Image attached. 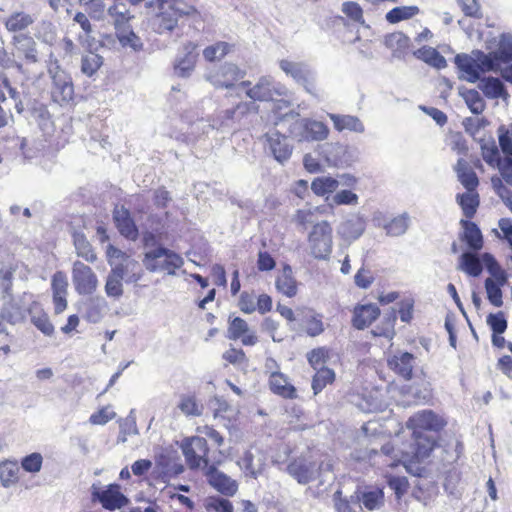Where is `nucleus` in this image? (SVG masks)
Instances as JSON below:
<instances>
[{"instance_id":"1","label":"nucleus","mask_w":512,"mask_h":512,"mask_svg":"<svg viewBox=\"0 0 512 512\" xmlns=\"http://www.w3.org/2000/svg\"><path fill=\"white\" fill-rule=\"evenodd\" d=\"M446 425L445 418L431 409L411 415L406 421L409 441L400 444L388 442L381 446V453L391 460L387 465L396 467L402 464L408 472H413L414 466L429 459L439 447V434Z\"/></svg>"},{"instance_id":"2","label":"nucleus","mask_w":512,"mask_h":512,"mask_svg":"<svg viewBox=\"0 0 512 512\" xmlns=\"http://www.w3.org/2000/svg\"><path fill=\"white\" fill-rule=\"evenodd\" d=\"M196 432L198 435L184 438L180 448L188 468L190 470L201 469L204 473L211 464H214V461L224 458L220 450L210 451L204 436L208 437L217 448L223 446L224 437L209 425L197 427Z\"/></svg>"},{"instance_id":"3","label":"nucleus","mask_w":512,"mask_h":512,"mask_svg":"<svg viewBox=\"0 0 512 512\" xmlns=\"http://www.w3.org/2000/svg\"><path fill=\"white\" fill-rule=\"evenodd\" d=\"M380 316L381 309L377 304L357 303L351 310L350 323L354 329L363 331L370 328L373 323L380 319L371 329L370 334L374 338H383L387 341H391L396 335V310L392 309L382 318H380Z\"/></svg>"},{"instance_id":"4","label":"nucleus","mask_w":512,"mask_h":512,"mask_svg":"<svg viewBox=\"0 0 512 512\" xmlns=\"http://www.w3.org/2000/svg\"><path fill=\"white\" fill-rule=\"evenodd\" d=\"M482 260L491 275L484 281L487 300L492 306L500 308L504 303L502 288L508 282V275L492 254L483 253Z\"/></svg>"},{"instance_id":"5","label":"nucleus","mask_w":512,"mask_h":512,"mask_svg":"<svg viewBox=\"0 0 512 512\" xmlns=\"http://www.w3.org/2000/svg\"><path fill=\"white\" fill-rule=\"evenodd\" d=\"M455 64L459 70L460 78L470 83L480 79L482 73L493 71L492 62L489 56L482 51H477L475 57L468 54H457Z\"/></svg>"},{"instance_id":"6","label":"nucleus","mask_w":512,"mask_h":512,"mask_svg":"<svg viewBox=\"0 0 512 512\" xmlns=\"http://www.w3.org/2000/svg\"><path fill=\"white\" fill-rule=\"evenodd\" d=\"M332 227L328 221L313 225L308 235V245L311 255L317 260L328 259L332 252Z\"/></svg>"},{"instance_id":"7","label":"nucleus","mask_w":512,"mask_h":512,"mask_svg":"<svg viewBox=\"0 0 512 512\" xmlns=\"http://www.w3.org/2000/svg\"><path fill=\"white\" fill-rule=\"evenodd\" d=\"M268 374V388L276 396L286 400H294L298 397L296 387L290 382L289 377L279 370V365L273 358H267L265 362Z\"/></svg>"},{"instance_id":"8","label":"nucleus","mask_w":512,"mask_h":512,"mask_svg":"<svg viewBox=\"0 0 512 512\" xmlns=\"http://www.w3.org/2000/svg\"><path fill=\"white\" fill-rule=\"evenodd\" d=\"M240 86L246 88L247 97L254 103L255 101L270 102L286 94V87L275 82L270 76L260 77L254 86H251L250 81H241Z\"/></svg>"},{"instance_id":"9","label":"nucleus","mask_w":512,"mask_h":512,"mask_svg":"<svg viewBox=\"0 0 512 512\" xmlns=\"http://www.w3.org/2000/svg\"><path fill=\"white\" fill-rule=\"evenodd\" d=\"M143 263L151 272L167 271L168 273H174L176 269L183 265V259L177 253L159 246L144 254Z\"/></svg>"},{"instance_id":"10","label":"nucleus","mask_w":512,"mask_h":512,"mask_svg":"<svg viewBox=\"0 0 512 512\" xmlns=\"http://www.w3.org/2000/svg\"><path fill=\"white\" fill-rule=\"evenodd\" d=\"M146 7L156 10L152 18V26L157 33L171 32L177 27L180 18L171 7L170 0H149Z\"/></svg>"},{"instance_id":"11","label":"nucleus","mask_w":512,"mask_h":512,"mask_svg":"<svg viewBox=\"0 0 512 512\" xmlns=\"http://www.w3.org/2000/svg\"><path fill=\"white\" fill-rule=\"evenodd\" d=\"M108 14L113 19L119 40L124 44L135 45L134 40L138 37L130 29V21L134 18L125 3H115L108 8Z\"/></svg>"},{"instance_id":"12","label":"nucleus","mask_w":512,"mask_h":512,"mask_svg":"<svg viewBox=\"0 0 512 512\" xmlns=\"http://www.w3.org/2000/svg\"><path fill=\"white\" fill-rule=\"evenodd\" d=\"M245 75L246 72L237 64L225 62L211 70L206 75V79L217 89H232Z\"/></svg>"},{"instance_id":"13","label":"nucleus","mask_w":512,"mask_h":512,"mask_svg":"<svg viewBox=\"0 0 512 512\" xmlns=\"http://www.w3.org/2000/svg\"><path fill=\"white\" fill-rule=\"evenodd\" d=\"M52 77L51 97L54 102L63 105L68 104L74 98V85L71 76L56 65L50 69Z\"/></svg>"},{"instance_id":"14","label":"nucleus","mask_w":512,"mask_h":512,"mask_svg":"<svg viewBox=\"0 0 512 512\" xmlns=\"http://www.w3.org/2000/svg\"><path fill=\"white\" fill-rule=\"evenodd\" d=\"M237 306L245 314H253L257 311L264 315L272 310L273 300L266 293L257 296L254 290H244L239 294Z\"/></svg>"},{"instance_id":"15","label":"nucleus","mask_w":512,"mask_h":512,"mask_svg":"<svg viewBox=\"0 0 512 512\" xmlns=\"http://www.w3.org/2000/svg\"><path fill=\"white\" fill-rule=\"evenodd\" d=\"M72 281L76 292L80 295H91L98 286V279L94 271L81 261L73 263Z\"/></svg>"},{"instance_id":"16","label":"nucleus","mask_w":512,"mask_h":512,"mask_svg":"<svg viewBox=\"0 0 512 512\" xmlns=\"http://www.w3.org/2000/svg\"><path fill=\"white\" fill-rule=\"evenodd\" d=\"M227 337L233 341H240L244 346H254L259 342V337L246 319L240 316L230 315L228 318Z\"/></svg>"},{"instance_id":"17","label":"nucleus","mask_w":512,"mask_h":512,"mask_svg":"<svg viewBox=\"0 0 512 512\" xmlns=\"http://www.w3.org/2000/svg\"><path fill=\"white\" fill-rule=\"evenodd\" d=\"M475 169L483 170V164L478 157L471 161L460 158L454 167L458 181L468 191L477 190L480 184Z\"/></svg>"},{"instance_id":"18","label":"nucleus","mask_w":512,"mask_h":512,"mask_svg":"<svg viewBox=\"0 0 512 512\" xmlns=\"http://www.w3.org/2000/svg\"><path fill=\"white\" fill-rule=\"evenodd\" d=\"M223 459L214 461V464L204 472L208 483L219 493L225 496H233L238 490V484L235 480L218 470V466L223 463Z\"/></svg>"},{"instance_id":"19","label":"nucleus","mask_w":512,"mask_h":512,"mask_svg":"<svg viewBox=\"0 0 512 512\" xmlns=\"http://www.w3.org/2000/svg\"><path fill=\"white\" fill-rule=\"evenodd\" d=\"M93 499H97L109 511H114L126 506L128 498L121 492L118 484H109L106 489L93 492Z\"/></svg>"},{"instance_id":"20","label":"nucleus","mask_w":512,"mask_h":512,"mask_svg":"<svg viewBox=\"0 0 512 512\" xmlns=\"http://www.w3.org/2000/svg\"><path fill=\"white\" fill-rule=\"evenodd\" d=\"M184 54L176 59L174 70L180 77H188L195 69L198 61V44L188 41L183 44Z\"/></svg>"},{"instance_id":"21","label":"nucleus","mask_w":512,"mask_h":512,"mask_svg":"<svg viewBox=\"0 0 512 512\" xmlns=\"http://www.w3.org/2000/svg\"><path fill=\"white\" fill-rule=\"evenodd\" d=\"M67 276L63 271H57L52 275L51 289L54 304V313L61 314L67 308Z\"/></svg>"},{"instance_id":"22","label":"nucleus","mask_w":512,"mask_h":512,"mask_svg":"<svg viewBox=\"0 0 512 512\" xmlns=\"http://www.w3.org/2000/svg\"><path fill=\"white\" fill-rule=\"evenodd\" d=\"M486 323L489 326L491 334V343L494 348L503 350L506 345L504 333L508 327L506 314L503 311L489 313L486 317Z\"/></svg>"},{"instance_id":"23","label":"nucleus","mask_w":512,"mask_h":512,"mask_svg":"<svg viewBox=\"0 0 512 512\" xmlns=\"http://www.w3.org/2000/svg\"><path fill=\"white\" fill-rule=\"evenodd\" d=\"M461 232L459 239L470 251L478 252L484 246L482 232L478 225L471 220H460Z\"/></svg>"},{"instance_id":"24","label":"nucleus","mask_w":512,"mask_h":512,"mask_svg":"<svg viewBox=\"0 0 512 512\" xmlns=\"http://www.w3.org/2000/svg\"><path fill=\"white\" fill-rule=\"evenodd\" d=\"M113 220L117 230L123 237L130 241L138 239L139 230L128 209L123 206L114 209Z\"/></svg>"},{"instance_id":"25","label":"nucleus","mask_w":512,"mask_h":512,"mask_svg":"<svg viewBox=\"0 0 512 512\" xmlns=\"http://www.w3.org/2000/svg\"><path fill=\"white\" fill-rule=\"evenodd\" d=\"M384 45L391 51L394 57L399 59H404L413 52L411 39L402 31L387 34L384 37Z\"/></svg>"},{"instance_id":"26","label":"nucleus","mask_w":512,"mask_h":512,"mask_svg":"<svg viewBox=\"0 0 512 512\" xmlns=\"http://www.w3.org/2000/svg\"><path fill=\"white\" fill-rule=\"evenodd\" d=\"M388 367L399 377L409 381L413 377L415 356L409 352H397L388 361Z\"/></svg>"},{"instance_id":"27","label":"nucleus","mask_w":512,"mask_h":512,"mask_svg":"<svg viewBox=\"0 0 512 512\" xmlns=\"http://www.w3.org/2000/svg\"><path fill=\"white\" fill-rule=\"evenodd\" d=\"M279 66L287 75L303 85L308 92H313L314 84L310 72L303 63L283 59L279 62Z\"/></svg>"},{"instance_id":"28","label":"nucleus","mask_w":512,"mask_h":512,"mask_svg":"<svg viewBox=\"0 0 512 512\" xmlns=\"http://www.w3.org/2000/svg\"><path fill=\"white\" fill-rule=\"evenodd\" d=\"M486 56L490 57L493 71H497L501 64L512 62V35L501 34L495 49Z\"/></svg>"},{"instance_id":"29","label":"nucleus","mask_w":512,"mask_h":512,"mask_svg":"<svg viewBox=\"0 0 512 512\" xmlns=\"http://www.w3.org/2000/svg\"><path fill=\"white\" fill-rule=\"evenodd\" d=\"M499 147L504 154V169L509 170L506 175L512 182V123L502 124L497 129Z\"/></svg>"},{"instance_id":"30","label":"nucleus","mask_w":512,"mask_h":512,"mask_svg":"<svg viewBox=\"0 0 512 512\" xmlns=\"http://www.w3.org/2000/svg\"><path fill=\"white\" fill-rule=\"evenodd\" d=\"M275 287L278 293L293 298L298 293L299 282L293 275L292 267L284 264L280 273L276 276Z\"/></svg>"},{"instance_id":"31","label":"nucleus","mask_w":512,"mask_h":512,"mask_svg":"<svg viewBox=\"0 0 512 512\" xmlns=\"http://www.w3.org/2000/svg\"><path fill=\"white\" fill-rule=\"evenodd\" d=\"M12 44L26 63H36L38 61V50L35 40L26 34L14 35L12 37Z\"/></svg>"},{"instance_id":"32","label":"nucleus","mask_w":512,"mask_h":512,"mask_svg":"<svg viewBox=\"0 0 512 512\" xmlns=\"http://www.w3.org/2000/svg\"><path fill=\"white\" fill-rule=\"evenodd\" d=\"M329 129L323 122L303 119L301 122V131L299 141H322L328 137Z\"/></svg>"},{"instance_id":"33","label":"nucleus","mask_w":512,"mask_h":512,"mask_svg":"<svg viewBox=\"0 0 512 512\" xmlns=\"http://www.w3.org/2000/svg\"><path fill=\"white\" fill-rule=\"evenodd\" d=\"M269 148L274 158L283 163L287 161L292 154V146L288 143L287 137L278 131L267 134Z\"/></svg>"},{"instance_id":"34","label":"nucleus","mask_w":512,"mask_h":512,"mask_svg":"<svg viewBox=\"0 0 512 512\" xmlns=\"http://www.w3.org/2000/svg\"><path fill=\"white\" fill-rule=\"evenodd\" d=\"M481 155L488 165L492 167H497L499 169L500 175L504 179V182L512 186V182H510V180L506 176L509 173V170L504 169V158H501L499 148L496 146V144L494 142H491L489 144H482Z\"/></svg>"},{"instance_id":"35","label":"nucleus","mask_w":512,"mask_h":512,"mask_svg":"<svg viewBox=\"0 0 512 512\" xmlns=\"http://www.w3.org/2000/svg\"><path fill=\"white\" fill-rule=\"evenodd\" d=\"M456 202L462 210L464 216L463 220L473 219L480 206V195L478 190H466V192L458 193L456 195Z\"/></svg>"},{"instance_id":"36","label":"nucleus","mask_w":512,"mask_h":512,"mask_svg":"<svg viewBox=\"0 0 512 512\" xmlns=\"http://www.w3.org/2000/svg\"><path fill=\"white\" fill-rule=\"evenodd\" d=\"M34 23V18L29 13L16 11L11 13L3 22L5 29L15 35L22 34Z\"/></svg>"},{"instance_id":"37","label":"nucleus","mask_w":512,"mask_h":512,"mask_svg":"<svg viewBox=\"0 0 512 512\" xmlns=\"http://www.w3.org/2000/svg\"><path fill=\"white\" fill-rule=\"evenodd\" d=\"M235 44L226 41H216L211 45L206 46L202 55L206 62L214 63L223 60L226 56L233 53Z\"/></svg>"},{"instance_id":"38","label":"nucleus","mask_w":512,"mask_h":512,"mask_svg":"<svg viewBox=\"0 0 512 512\" xmlns=\"http://www.w3.org/2000/svg\"><path fill=\"white\" fill-rule=\"evenodd\" d=\"M31 323L44 335L52 336L55 328L48 314L40 307L39 304L33 303L29 308Z\"/></svg>"},{"instance_id":"39","label":"nucleus","mask_w":512,"mask_h":512,"mask_svg":"<svg viewBox=\"0 0 512 512\" xmlns=\"http://www.w3.org/2000/svg\"><path fill=\"white\" fill-rule=\"evenodd\" d=\"M177 408L186 417H200L204 410L203 404L195 393L180 395Z\"/></svg>"},{"instance_id":"40","label":"nucleus","mask_w":512,"mask_h":512,"mask_svg":"<svg viewBox=\"0 0 512 512\" xmlns=\"http://www.w3.org/2000/svg\"><path fill=\"white\" fill-rule=\"evenodd\" d=\"M412 54L415 58L425 62L431 67L436 69H444L447 66V61L438 50L430 46H422L413 51Z\"/></svg>"},{"instance_id":"41","label":"nucleus","mask_w":512,"mask_h":512,"mask_svg":"<svg viewBox=\"0 0 512 512\" xmlns=\"http://www.w3.org/2000/svg\"><path fill=\"white\" fill-rule=\"evenodd\" d=\"M484 262L473 251L464 252L459 258V269L472 277H478L483 270Z\"/></svg>"},{"instance_id":"42","label":"nucleus","mask_w":512,"mask_h":512,"mask_svg":"<svg viewBox=\"0 0 512 512\" xmlns=\"http://www.w3.org/2000/svg\"><path fill=\"white\" fill-rule=\"evenodd\" d=\"M208 405L214 419L231 422L237 414L235 409L224 398L219 396L211 398Z\"/></svg>"},{"instance_id":"43","label":"nucleus","mask_w":512,"mask_h":512,"mask_svg":"<svg viewBox=\"0 0 512 512\" xmlns=\"http://www.w3.org/2000/svg\"><path fill=\"white\" fill-rule=\"evenodd\" d=\"M420 12L421 10L417 5L397 6L385 14V20L389 24H397L415 18Z\"/></svg>"},{"instance_id":"44","label":"nucleus","mask_w":512,"mask_h":512,"mask_svg":"<svg viewBox=\"0 0 512 512\" xmlns=\"http://www.w3.org/2000/svg\"><path fill=\"white\" fill-rule=\"evenodd\" d=\"M73 243L79 257L90 263H94L97 260L94 248L82 232L73 233Z\"/></svg>"},{"instance_id":"45","label":"nucleus","mask_w":512,"mask_h":512,"mask_svg":"<svg viewBox=\"0 0 512 512\" xmlns=\"http://www.w3.org/2000/svg\"><path fill=\"white\" fill-rule=\"evenodd\" d=\"M124 272L121 267H113L107 277L105 284V292L110 297L118 298L123 294L122 280Z\"/></svg>"},{"instance_id":"46","label":"nucleus","mask_w":512,"mask_h":512,"mask_svg":"<svg viewBox=\"0 0 512 512\" xmlns=\"http://www.w3.org/2000/svg\"><path fill=\"white\" fill-rule=\"evenodd\" d=\"M316 373L312 377L311 387L314 395L319 394L327 385L334 383L336 374L333 369L321 367L315 369Z\"/></svg>"},{"instance_id":"47","label":"nucleus","mask_w":512,"mask_h":512,"mask_svg":"<svg viewBox=\"0 0 512 512\" xmlns=\"http://www.w3.org/2000/svg\"><path fill=\"white\" fill-rule=\"evenodd\" d=\"M330 119L333 122L334 128L339 132L344 130L353 132L364 131L362 122L356 116L331 114Z\"/></svg>"},{"instance_id":"48","label":"nucleus","mask_w":512,"mask_h":512,"mask_svg":"<svg viewBox=\"0 0 512 512\" xmlns=\"http://www.w3.org/2000/svg\"><path fill=\"white\" fill-rule=\"evenodd\" d=\"M258 112V106L252 102H239L234 107L230 109H226L223 112V115L221 116L222 121L226 120H241L243 117L251 114V113H257Z\"/></svg>"},{"instance_id":"49","label":"nucleus","mask_w":512,"mask_h":512,"mask_svg":"<svg viewBox=\"0 0 512 512\" xmlns=\"http://www.w3.org/2000/svg\"><path fill=\"white\" fill-rule=\"evenodd\" d=\"M19 466L17 461L5 460L0 463V482L4 487H10L19 480Z\"/></svg>"},{"instance_id":"50","label":"nucleus","mask_w":512,"mask_h":512,"mask_svg":"<svg viewBox=\"0 0 512 512\" xmlns=\"http://www.w3.org/2000/svg\"><path fill=\"white\" fill-rule=\"evenodd\" d=\"M339 186V182L328 176L315 178L311 183V190L317 196H325L333 193Z\"/></svg>"},{"instance_id":"51","label":"nucleus","mask_w":512,"mask_h":512,"mask_svg":"<svg viewBox=\"0 0 512 512\" xmlns=\"http://www.w3.org/2000/svg\"><path fill=\"white\" fill-rule=\"evenodd\" d=\"M114 267H121L124 272L125 281L128 283H136L143 276V269L138 261L130 256L123 262Z\"/></svg>"},{"instance_id":"52","label":"nucleus","mask_w":512,"mask_h":512,"mask_svg":"<svg viewBox=\"0 0 512 512\" xmlns=\"http://www.w3.org/2000/svg\"><path fill=\"white\" fill-rule=\"evenodd\" d=\"M287 470L289 474L294 477L300 484H307L312 480L311 467L299 460L292 461Z\"/></svg>"},{"instance_id":"53","label":"nucleus","mask_w":512,"mask_h":512,"mask_svg":"<svg viewBox=\"0 0 512 512\" xmlns=\"http://www.w3.org/2000/svg\"><path fill=\"white\" fill-rule=\"evenodd\" d=\"M341 11L353 23L365 25L364 11L359 3L346 1L342 4Z\"/></svg>"},{"instance_id":"54","label":"nucleus","mask_w":512,"mask_h":512,"mask_svg":"<svg viewBox=\"0 0 512 512\" xmlns=\"http://www.w3.org/2000/svg\"><path fill=\"white\" fill-rule=\"evenodd\" d=\"M481 89L483 93L489 98H499L507 94L503 83L494 77H488L483 80Z\"/></svg>"},{"instance_id":"55","label":"nucleus","mask_w":512,"mask_h":512,"mask_svg":"<svg viewBox=\"0 0 512 512\" xmlns=\"http://www.w3.org/2000/svg\"><path fill=\"white\" fill-rule=\"evenodd\" d=\"M102 64V57L97 53L89 51L82 57L81 71L85 75L91 77L97 72V70L102 66Z\"/></svg>"},{"instance_id":"56","label":"nucleus","mask_w":512,"mask_h":512,"mask_svg":"<svg viewBox=\"0 0 512 512\" xmlns=\"http://www.w3.org/2000/svg\"><path fill=\"white\" fill-rule=\"evenodd\" d=\"M271 102H273L272 112L277 116L278 119H282L284 116L288 115L289 112H291L292 100L287 88L285 95L278 96V98L272 100Z\"/></svg>"},{"instance_id":"57","label":"nucleus","mask_w":512,"mask_h":512,"mask_svg":"<svg viewBox=\"0 0 512 512\" xmlns=\"http://www.w3.org/2000/svg\"><path fill=\"white\" fill-rule=\"evenodd\" d=\"M330 359V349L327 347H317L307 354V360L313 369H318L320 365L325 364Z\"/></svg>"},{"instance_id":"58","label":"nucleus","mask_w":512,"mask_h":512,"mask_svg":"<svg viewBox=\"0 0 512 512\" xmlns=\"http://www.w3.org/2000/svg\"><path fill=\"white\" fill-rule=\"evenodd\" d=\"M384 499L383 491L379 488L367 491L362 494L361 500L364 507L368 510H374L382 505Z\"/></svg>"},{"instance_id":"59","label":"nucleus","mask_w":512,"mask_h":512,"mask_svg":"<svg viewBox=\"0 0 512 512\" xmlns=\"http://www.w3.org/2000/svg\"><path fill=\"white\" fill-rule=\"evenodd\" d=\"M43 457L40 453L34 452L21 460V467L29 473H37L41 470Z\"/></svg>"},{"instance_id":"60","label":"nucleus","mask_w":512,"mask_h":512,"mask_svg":"<svg viewBox=\"0 0 512 512\" xmlns=\"http://www.w3.org/2000/svg\"><path fill=\"white\" fill-rule=\"evenodd\" d=\"M373 272L364 266L358 269L354 276V283L360 289H368L374 282Z\"/></svg>"},{"instance_id":"61","label":"nucleus","mask_w":512,"mask_h":512,"mask_svg":"<svg viewBox=\"0 0 512 512\" xmlns=\"http://www.w3.org/2000/svg\"><path fill=\"white\" fill-rule=\"evenodd\" d=\"M387 484L394 491L398 499H400L409 488V482L406 477L390 475L387 477Z\"/></svg>"},{"instance_id":"62","label":"nucleus","mask_w":512,"mask_h":512,"mask_svg":"<svg viewBox=\"0 0 512 512\" xmlns=\"http://www.w3.org/2000/svg\"><path fill=\"white\" fill-rule=\"evenodd\" d=\"M407 227V219L405 217L398 216L385 225V230L390 236H399L406 232Z\"/></svg>"},{"instance_id":"63","label":"nucleus","mask_w":512,"mask_h":512,"mask_svg":"<svg viewBox=\"0 0 512 512\" xmlns=\"http://www.w3.org/2000/svg\"><path fill=\"white\" fill-rule=\"evenodd\" d=\"M7 323L16 324L23 320L24 314L20 306L9 304L5 306L1 312Z\"/></svg>"},{"instance_id":"64","label":"nucleus","mask_w":512,"mask_h":512,"mask_svg":"<svg viewBox=\"0 0 512 512\" xmlns=\"http://www.w3.org/2000/svg\"><path fill=\"white\" fill-rule=\"evenodd\" d=\"M116 413L111 411L109 407H101L96 412L91 414L89 417V422L92 425H104L108 423L110 420L114 419Z\"/></svg>"}]
</instances>
